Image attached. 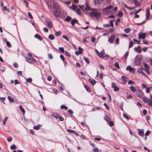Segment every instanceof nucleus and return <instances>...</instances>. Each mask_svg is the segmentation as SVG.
Wrapping results in <instances>:
<instances>
[{
  "mask_svg": "<svg viewBox=\"0 0 152 152\" xmlns=\"http://www.w3.org/2000/svg\"><path fill=\"white\" fill-rule=\"evenodd\" d=\"M79 7L83 10L86 14L89 15V12H90L93 10V9L91 8L89 4L87 3H86V8H84V5H79Z\"/></svg>",
  "mask_w": 152,
  "mask_h": 152,
  "instance_id": "nucleus-1",
  "label": "nucleus"
},
{
  "mask_svg": "<svg viewBox=\"0 0 152 152\" xmlns=\"http://www.w3.org/2000/svg\"><path fill=\"white\" fill-rule=\"evenodd\" d=\"M89 16L92 18H95L97 19H99L100 17L101 14L97 12L96 9H93L90 12H89Z\"/></svg>",
  "mask_w": 152,
  "mask_h": 152,
  "instance_id": "nucleus-2",
  "label": "nucleus"
},
{
  "mask_svg": "<svg viewBox=\"0 0 152 152\" xmlns=\"http://www.w3.org/2000/svg\"><path fill=\"white\" fill-rule=\"evenodd\" d=\"M113 6L110 5L103 9L102 12L103 14L106 15H109L111 12V9L113 8Z\"/></svg>",
  "mask_w": 152,
  "mask_h": 152,
  "instance_id": "nucleus-3",
  "label": "nucleus"
},
{
  "mask_svg": "<svg viewBox=\"0 0 152 152\" xmlns=\"http://www.w3.org/2000/svg\"><path fill=\"white\" fill-rule=\"evenodd\" d=\"M53 14L56 18H58L60 17L61 12L60 10L58 9H56L54 10Z\"/></svg>",
  "mask_w": 152,
  "mask_h": 152,
  "instance_id": "nucleus-4",
  "label": "nucleus"
},
{
  "mask_svg": "<svg viewBox=\"0 0 152 152\" xmlns=\"http://www.w3.org/2000/svg\"><path fill=\"white\" fill-rule=\"evenodd\" d=\"M142 59L141 57L136 58L135 59V64L137 66H139L140 65L142 61Z\"/></svg>",
  "mask_w": 152,
  "mask_h": 152,
  "instance_id": "nucleus-5",
  "label": "nucleus"
},
{
  "mask_svg": "<svg viewBox=\"0 0 152 152\" xmlns=\"http://www.w3.org/2000/svg\"><path fill=\"white\" fill-rule=\"evenodd\" d=\"M115 35L114 34H113L111 35L108 38V42L110 43H113V41L114 39L115 38Z\"/></svg>",
  "mask_w": 152,
  "mask_h": 152,
  "instance_id": "nucleus-6",
  "label": "nucleus"
},
{
  "mask_svg": "<svg viewBox=\"0 0 152 152\" xmlns=\"http://www.w3.org/2000/svg\"><path fill=\"white\" fill-rule=\"evenodd\" d=\"M146 36V34L145 33H143L142 32L139 33L138 34L139 38L140 39H144Z\"/></svg>",
  "mask_w": 152,
  "mask_h": 152,
  "instance_id": "nucleus-7",
  "label": "nucleus"
},
{
  "mask_svg": "<svg viewBox=\"0 0 152 152\" xmlns=\"http://www.w3.org/2000/svg\"><path fill=\"white\" fill-rule=\"evenodd\" d=\"M137 96L140 98H142L143 95V92L141 91L138 90L137 93Z\"/></svg>",
  "mask_w": 152,
  "mask_h": 152,
  "instance_id": "nucleus-8",
  "label": "nucleus"
},
{
  "mask_svg": "<svg viewBox=\"0 0 152 152\" xmlns=\"http://www.w3.org/2000/svg\"><path fill=\"white\" fill-rule=\"evenodd\" d=\"M138 134L140 136L143 137L144 135V130L142 129H137Z\"/></svg>",
  "mask_w": 152,
  "mask_h": 152,
  "instance_id": "nucleus-9",
  "label": "nucleus"
},
{
  "mask_svg": "<svg viewBox=\"0 0 152 152\" xmlns=\"http://www.w3.org/2000/svg\"><path fill=\"white\" fill-rule=\"evenodd\" d=\"M112 87L114 89V91H117L119 89V88L116 86L114 82L112 84Z\"/></svg>",
  "mask_w": 152,
  "mask_h": 152,
  "instance_id": "nucleus-10",
  "label": "nucleus"
},
{
  "mask_svg": "<svg viewBox=\"0 0 152 152\" xmlns=\"http://www.w3.org/2000/svg\"><path fill=\"white\" fill-rule=\"evenodd\" d=\"M122 80L123 81V82L122 83V84H125L129 80L128 77L124 76H122Z\"/></svg>",
  "mask_w": 152,
  "mask_h": 152,
  "instance_id": "nucleus-11",
  "label": "nucleus"
},
{
  "mask_svg": "<svg viewBox=\"0 0 152 152\" xmlns=\"http://www.w3.org/2000/svg\"><path fill=\"white\" fill-rule=\"evenodd\" d=\"M45 1L48 7H50L51 6L52 1L51 0H45Z\"/></svg>",
  "mask_w": 152,
  "mask_h": 152,
  "instance_id": "nucleus-12",
  "label": "nucleus"
},
{
  "mask_svg": "<svg viewBox=\"0 0 152 152\" xmlns=\"http://www.w3.org/2000/svg\"><path fill=\"white\" fill-rule=\"evenodd\" d=\"M127 70H129L130 72H134L135 71V69L134 68H132L130 66H128L126 69Z\"/></svg>",
  "mask_w": 152,
  "mask_h": 152,
  "instance_id": "nucleus-13",
  "label": "nucleus"
},
{
  "mask_svg": "<svg viewBox=\"0 0 152 152\" xmlns=\"http://www.w3.org/2000/svg\"><path fill=\"white\" fill-rule=\"evenodd\" d=\"M134 50L138 53H140L141 52V48L140 46H138L137 48H135Z\"/></svg>",
  "mask_w": 152,
  "mask_h": 152,
  "instance_id": "nucleus-14",
  "label": "nucleus"
},
{
  "mask_svg": "<svg viewBox=\"0 0 152 152\" xmlns=\"http://www.w3.org/2000/svg\"><path fill=\"white\" fill-rule=\"evenodd\" d=\"M47 26L49 28L51 27L52 26V24L50 20H47L46 22Z\"/></svg>",
  "mask_w": 152,
  "mask_h": 152,
  "instance_id": "nucleus-15",
  "label": "nucleus"
},
{
  "mask_svg": "<svg viewBox=\"0 0 152 152\" xmlns=\"http://www.w3.org/2000/svg\"><path fill=\"white\" fill-rule=\"evenodd\" d=\"M134 5L136 7L140 6V3L138 2L137 0H134Z\"/></svg>",
  "mask_w": 152,
  "mask_h": 152,
  "instance_id": "nucleus-16",
  "label": "nucleus"
},
{
  "mask_svg": "<svg viewBox=\"0 0 152 152\" xmlns=\"http://www.w3.org/2000/svg\"><path fill=\"white\" fill-rule=\"evenodd\" d=\"M26 60L29 63H31L33 61V57H27L26 58Z\"/></svg>",
  "mask_w": 152,
  "mask_h": 152,
  "instance_id": "nucleus-17",
  "label": "nucleus"
},
{
  "mask_svg": "<svg viewBox=\"0 0 152 152\" xmlns=\"http://www.w3.org/2000/svg\"><path fill=\"white\" fill-rule=\"evenodd\" d=\"M103 0H94V2L95 4H98L103 2Z\"/></svg>",
  "mask_w": 152,
  "mask_h": 152,
  "instance_id": "nucleus-18",
  "label": "nucleus"
},
{
  "mask_svg": "<svg viewBox=\"0 0 152 152\" xmlns=\"http://www.w3.org/2000/svg\"><path fill=\"white\" fill-rule=\"evenodd\" d=\"M67 131L70 133H73L75 134L77 136H78L77 133L74 131L70 129H67Z\"/></svg>",
  "mask_w": 152,
  "mask_h": 152,
  "instance_id": "nucleus-19",
  "label": "nucleus"
},
{
  "mask_svg": "<svg viewBox=\"0 0 152 152\" xmlns=\"http://www.w3.org/2000/svg\"><path fill=\"white\" fill-rule=\"evenodd\" d=\"M146 18L147 19L150 17V13L149 12V10L148 9H147L146 10Z\"/></svg>",
  "mask_w": 152,
  "mask_h": 152,
  "instance_id": "nucleus-20",
  "label": "nucleus"
},
{
  "mask_svg": "<svg viewBox=\"0 0 152 152\" xmlns=\"http://www.w3.org/2000/svg\"><path fill=\"white\" fill-rule=\"evenodd\" d=\"M19 108L20 110L22 113L24 115L25 112L24 109L23 108V107L21 105L19 106Z\"/></svg>",
  "mask_w": 152,
  "mask_h": 152,
  "instance_id": "nucleus-21",
  "label": "nucleus"
},
{
  "mask_svg": "<svg viewBox=\"0 0 152 152\" xmlns=\"http://www.w3.org/2000/svg\"><path fill=\"white\" fill-rule=\"evenodd\" d=\"M71 8L73 10L75 11L76 9L78 8L77 6L74 4H73L72 5L71 7Z\"/></svg>",
  "mask_w": 152,
  "mask_h": 152,
  "instance_id": "nucleus-22",
  "label": "nucleus"
},
{
  "mask_svg": "<svg viewBox=\"0 0 152 152\" xmlns=\"http://www.w3.org/2000/svg\"><path fill=\"white\" fill-rule=\"evenodd\" d=\"M78 22L77 20L75 19H73L71 22V23L72 25H74L76 23H77Z\"/></svg>",
  "mask_w": 152,
  "mask_h": 152,
  "instance_id": "nucleus-23",
  "label": "nucleus"
},
{
  "mask_svg": "<svg viewBox=\"0 0 152 152\" xmlns=\"http://www.w3.org/2000/svg\"><path fill=\"white\" fill-rule=\"evenodd\" d=\"M88 81L93 85H94L96 83L95 80H92L90 79H89Z\"/></svg>",
  "mask_w": 152,
  "mask_h": 152,
  "instance_id": "nucleus-24",
  "label": "nucleus"
},
{
  "mask_svg": "<svg viewBox=\"0 0 152 152\" xmlns=\"http://www.w3.org/2000/svg\"><path fill=\"white\" fill-rule=\"evenodd\" d=\"M34 37H35L37 38L40 40H41L42 39V38L41 37L37 34H36L35 35Z\"/></svg>",
  "mask_w": 152,
  "mask_h": 152,
  "instance_id": "nucleus-25",
  "label": "nucleus"
},
{
  "mask_svg": "<svg viewBox=\"0 0 152 152\" xmlns=\"http://www.w3.org/2000/svg\"><path fill=\"white\" fill-rule=\"evenodd\" d=\"M130 89L133 92H135L136 91V88L134 86H131Z\"/></svg>",
  "mask_w": 152,
  "mask_h": 152,
  "instance_id": "nucleus-26",
  "label": "nucleus"
},
{
  "mask_svg": "<svg viewBox=\"0 0 152 152\" xmlns=\"http://www.w3.org/2000/svg\"><path fill=\"white\" fill-rule=\"evenodd\" d=\"M48 38L50 40H53L54 38V36L53 34H50L48 36Z\"/></svg>",
  "mask_w": 152,
  "mask_h": 152,
  "instance_id": "nucleus-27",
  "label": "nucleus"
},
{
  "mask_svg": "<svg viewBox=\"0 0 152 152\" xmlns=\"http://www.w3.org/2000/svg\"><path fill=\"white\" fill-rule=\"evenodd\" d=\"M138 72L140 73H141L143 75L146 77V75L145 74V73L142 70L140 69H139L138 70Z\"/></svg>",
  "mask_w": 152,
  "mask_h": 152,
  "instance_id": "nucleus-28",
  "label": "nucleus"
},
{
  "mask_svg": "<svg viewBox=\"0 0 152 152\" xmlns=\"http://www.w3.org/2000/svg\"><path fill=\"white\" fill-rule=\"evenodd\" d=\"M124 31L126 33H128L130 31L131 29L129 28H125L124 29Z\"/></svg>",
  "mask_w": 152,
  "mask_h": 152,
  "instance_id": "nucleus-29",
  "label": "nucleus"
},
{
  "mask_svg": "<svg viewBox=\"0 0 152 152\" xmlns=\"http://www.w3.org/2000/svg\"><path fill=\"white\" fill-rule=\"evenodd\" d=\"M84 87H85V88H86V90L88 92H90L91 91L90 88L89 87L87 86L86 85H84Z\"/></svg>",
  "mask_w": 152,
  "mask_h": 152,
  "instance_id": "nucleus-30",
  "label": "nucleus"
},
{
  "mask_svg": "<svg viewBox=\"0 0 152 152\" xmlns=\"http://www.w3.org/2000/svg\"><path fill=\"white\" fill-rule=\"evenodd\" d=\"M143 64H144V66L145 68V69H149V66L147 64L144 62L143 63Z\"/></svg>",
  "mask_w": 152,
  "mask_h": 152,
  "instance_id": "nucleus-31",
  "label": "nucleus"
},
{
  "mask_svg": "<svg viewBox=\"0 0 152 152\" xmlns=\"http://www.w3.org/2000/svg\"><path fill=\"white\" fill-rule=\"evenodd\" d=\"M75 11L78 15H80L81 14V13L80 10L79 8H77Z\"/></svg>",
  "mask_w": 152,
  "mask_h": 152,
  "instance_id": "nucleus-32",
  "label": "nucleus"
},
{
  "mask_svg": "<svg viewBox=\"0 0 152 152\" xmlns=\"http://www.w3.org/2000/svg\"><path fill=\"white\" fill-rule=\"evenodd\" d=\"M143 101L145 103H147L148 101V99L145 97H143Z\"/></svg>",
  "mask_w": 152,
  "mask_h": 152,
  "instance_id": "nucleus-33",
  "label": "nucleus"
},
{
  "mask_svg": "<svg viewBox=\"0 0 152 152\" xmlns=\"http://www.w3.org/2000/svg\"><path fill=\"white\" fill-rule=\"evenodd\" d=\"M98 56L100 58H104V56L102 53L98 52Z\"/></svg>",
  "mask_w": 152,
  "mask_h": 152,
  "instance_id": "nucleus-34",
  "label": "nucleus"
},
{
  "mask_svg": "<svg viewBox=\"0 0 152 152\" xmlns=\"http://www.w3.org/2000/svg\"><path fill=\"white\" fill-rule=\"evenodd\" d=\"M128 84L129 85H133L134 84V82L131 80L128 81Z\"/></svg>",
  "mask_w": 152,
  "mask_h": 152,
  "instance_id": "nucleus-35",
  "label": "nucleus"
},
{
  "mask_svg": "<svg viewBox=\"0 0 152 152\" xmlns=\"http://www.w3.org/2000/svg\"><path fill=\"white\" fill-rule=\"evenodd\" d=\"M8 99L10 102H13L14 101L13 99L11 96H8Z\"/></svg>",
  "mask_w": 152,
  "mask_h": 152,
  "instance_id": "nucleus-36",
  "label": "nucleus"
},
{
  "mask_svg": "<svg viewBox=\"0 0 152 152\" xmlns=\"http://www.w3.org/2000/svg\"><path fill=\"white\" fill-rule=\"evenodd\" d=\"M7 118H8L7 117H6L4 119V120H3V124L4 125H5V124H6V122L7 121Z\"/></svg>",
  "mask_w": 152,
  "mask_h": 152,
  "instance_id": "nucleus-37",
  "label": "nucleus"
},
{
  "mask_svg": "<svg viewBox=\"0 0 152 152\" xmlns=\"http://www.w3.org/2000/svg\"><path fill=\"white\" fill-rule=\"evenodd\" d=\"M129 48H130L133 46L134 42H132V41H129Z\"/></svg>",
  "mask_w": 152,
  "mask_h": 152,
  "instance_id": "nucleus-38",
  "label": "nucleus"
},
{
  "mask_svg": "<svg viewBox=\"0 0 152 152\" xmlns=\"http://www.w3.org/2000/svg\"><path fill=\"white\" fill-rule=\"evenodd\" d=\"M71 19V18L70 17L68 16L65 19V20L66 21L68 22L70 21Z\"/></svg>",
  "mask_w": 152,
  "mask_h": 152,
  "instance_id": "nucleus-39",
  "label": "nucleus"
},
{
  "mask_svg": "<svg viewBox=\"0 0 152 152\" xmlns=\"http://www.w3.org/2000/svg\"><path fill=\"white\" fill-rule=\"evenodd\" d=\"M16 148V147L15 144H13L11 146H10V148L12 150L15 149Z\"/></svg>",
  "mask_w": 152,
  "mask_h": 152,
  "instance_id": "nucleus-40",
  "label": "nucleus"
},
{
  "mask_svg": "<svg viewBox=\"0 0 152 152\" xmlns=\"http://www.w3.org/2000/svg\"><path fill=\"white\" fill-rule=\"evenodd\" d=\"M84 59L85 60V61L88 64L90 63V61L88 59V58H86L85 57H84Z\"/></svg>",
  "mask_w": 152,
  "mask_h": 152,
  "instance_id": "nucleus-41",
  "label": "nucleus"
},
{
  "mask_svg": "<svg viewBox=\"0 0 152 152\" xmlns=\"http://www.w3.org/2000/svg\"><path fill=\"white\" fill-rule=\"evenodd\" d=\"M115 66L118 69H120V66L118 63L116 62L114 64Z\"/></svg>",
  "mask_w": 152,
  "mask_h": 152,
  "instance_id": "nucleus-42",
  "label": "nucleus"
},
{
  "mask_svg": "<svg viewBox=\"0 0 152 152\" xmlns=\"http://www.w3.org/2000/svg\"><path fill=\"white\" fill-rule=\"evenodd\" d=\"M5 97H0V100L4 104H5L4 101L5 100Z\"/></svg>",
  "mask_w": 152,
  "mask_h": 152,
  "instance_id": "nucleus-43",
  "label": "nucleus"
},
{
  "mask_svg": "<svg viewBox=\"0 0 152 152\" xmlns=\"http://www.w3.org/2000/svg\"><path fill=\"white\" fill-rule=\"evenodd\" d=\"M109 125L111 127H112L114 125V123L112 121H110L109 122Z\"/></svg>",
  "mask_w": 152,
  "mask_h": 152,
  "instance_id": "nucleus-44",
  "label": "nucleus"
},
{
  "mask_svg": "<svg viewBox=\"0 0 152 152\" xmlns=\"http://www.w3.org/2000/svg\"><path fill=\"white\" fill-rule=\"evenodd\" d=\"M123 116L124 118H126L127 120H129V118L127 116V115L125 113L123 114Z\"/></svg>",
  "mask_w": 152,
  "mask_h": 152,
  "instance_id": "nucleus-45",
  "label": "nucleus"
},
{
  "mask_svg": "<svg viewBox=\"0 0 152 152\" xmlns=\"http://www.w3.org/2000/svg\"><path fill=\"white\" fill-rule=\"evenodd\" d=\"M61 109H63L64 108L66 110H67L68 109V108L66 106L64 105H61Z\"/></svg>",
  "mask_w": 152,
  "mask_h": 152,
  "instance_id": "nucleus-46",
  "label": "nucleus"
},
{
  "mask_svg": "<svg viewBox=\"0 0 152 152\" xmlns=\"http://www.w3.org/2000/svg\"><path fill=\"white\" fill-rule=\"evenodd\" d=\"M78 49H79L78 51L80 52V53L81 54H82L83 51V50L82 48H81L79 47L78 48Z\"/></svg>",
  "mask_w": 152,
  "mask_h": 152,
  "instance_id": "nucleus-47",
  "label": "nucleus"
},
{
  "mask_svg": "<svg viewBox=\"0 0 152 152\" xmlns=\"http://www.w3.org/2000/svg\"><path fill=\"white\" fill-rule=\"evenodd\" d=\"M55 34L56 36H59L61 34V32L59 31H56L55 33Z\"/></svg>",
  "mask_w": 152,
  "mask_h": 152,
  "instance_id": "nucleus-48",
  "label": "nucleus"
},
{
  "mask_svg": "<svg viewBox=\"0 0 152 152\" xmlns=\"http://www.w3.org/2000/svg\"><path fill=\"white\" fill-rule=\"evenodd\" d=\"M33 128L36 130H38L39 129V125L34 126Z\"/></svg>",
  "mask_w": 152,
  "mask_h": 152,
  "instance_id": "nucleus-49",
  "label": "nucleus"
},
{
  "mask_svg": "<svg viewBox=\"0 0 152 152\" xmlns=\"http://www.w3.org/2000/svg\"><path fill=\"white\" fill-rule=\"evenodd\" d=\"M148 105L152 107V100H150L148 102Z\"/></svg>",
  "mask_w": 152,
  "mask_h": 152,
  "instance_id": "nucleus-50",
  "label": "nucleus"
},
{
  "mask_svg": "<svg viewBox=\"0 0 152 152\" xmlns=\"http://www.w3.org/2000/svg\"><path fill=\"white\" fill-rule=\"evenodd\" d=\"M129 54V52L127 51L125 54V55L124 56V57L125 58V59H126L128 55Z\"/></svg>",
  "mask_w": 152,
  "mask_h": 152,
  "instance_id": "nucleus-51",
  "label": "nucleus"
},
{
  "mask_svg": "<svg viewBox=\"0 0 152 152\" xmlns=\"http://www.w3.org/2000/svg\"><path fill=\"white\" fill-rule=\"evenodd\" d=\"M115 21L114 20H111L110 21V26L111 27H113V22Z\"/></svg>",
  "mask_w": 152,
  "mask_h": 152,
  "instance_id": "nucleus-52",
  "label": "nucleus"
},
{
  "mask_svg": "<svg viewBox=\"0 0 152 152\" xmlns=\"http://www.w3.org/2000/svg\"><path fill=\"white\" fill-rule=\"evenodd\" d=\"M32 80V79L31 78H28L26 79V81L27 82L31 83V82Z\"/></svg>",
  "mask_w": 152,
  "mask_h": 152,
  "instance_id": "nucleus-53",
  "label": "nucleus"
},
{
  "mask_svg": "<svg viewBox=\"0 0 152 152\" xmlns=\"http://www.w3.org/2000/svg\"><path fill=\"white\" fill-rule=\"evenodd\" d=\"M7 140L9 142H11L12 140V138L11 137H10L7 138Z\"/></svg>",
  "mask_w": 152,
  "mask_h": 152,
  "instance_id": "nucleus-54",
  "label": "nucleus"
},
{
  "mask_svg": "<svg viewBox=\"0 0 152 152\" xmlns=\"http://www.w3.org/2000/svg\"><path fill=\"white\" fill-rule=\"evenodd\" d=\"M104 106L108 110H110L108 106H107V104L106 103H104Z\"/></svg>",
  "mask_w": 152,
  "mask_h": 152,
  "instance_id": "nucleus-55",
  "label": "nucleus"
},
{
  "mask_svg": "<svg viewBox=\"0 0 152 152\" xmlns=\"http://www.w3.org/2000/svg\"><path fill=\"white\" fill-rule=\"evenodd\" d=\"M123 15V13L122 12H119L118 13V16L119 17H121V16H122Z\"/></svg>",
  "mask_w": 152,
  "mask_h": 152,
  "instance_id": "nucleus-56",
  "label": "nucleus"
},
{
  "mask_svg": "<svg viewBox=\"0 0 152 152\" xmlns=\"http://www.w3.org/2000/svg\"><path fill=\"white\" fill-rule=\"evenodd\" d=\"M109 118L108 116H106L104 117L105 120L107 121L109 120Z\"/></svg>",
  "mask_w": 152,
  "mask_h": 152,
  "instance_id": "nucleus-57",
  "label": "nucleus"
},
{
  "mask_svg": "<svg viewBox=\"0 0 152 152\" xmlns=\"http://www.w3.org/2000/svg\"><path fill=\"white\" fill-rule=\"evenodd\" d=\"M59 49L62 52H64V50L63 47H61V48H59Z\"/></svg>",
  "mask_w": 152,
  "mask_h": 152,
  "instance_id": "nucleus-58",
  "label": "nucleus"
},
{
  "mask_svg": "<svg viewBox=\"0 0 152 152\" xmlns=\"http://www.w3.org/2000/svg\"><path fill=\"white\" fill-rule=\"evenodd\" d=\"M58 118L59 120L61 121H63L64 120V118L61 116H58Z\"/></svg>",
  "mask_w": 152,
  "mask_h": 152,
  "instance_id": "nucleus-59",
  "label": "nucleus"
},
{
  "mask_svg": "<svg viewBox=\"0 0 152 152\" xmlns=\"http://www.w3.org/2000/svg\"><path fill=\"white\" fill-rule=\"evenodd\" d=\"M60 58L63 61H64L65 60V58L64 56L62 55H61L60 56Z\"/></svg>",
  "mask_w": 152,
  "mask_h": 152,
  "instance_id": "nucleus-60",
  "label": "nucleus"
},
{
  "mask_svg": "<svg viewBox=\"0 0 152 152\" xmlns=\"http://www.w3.org/2000/svg\"><path fill=\"white\" fill-rule=\"evenodd\" d=\"M119 38H116L115 43L116 45H118L119 43Z\"/></svg>",
  "mask_w": 152,
  "mask_h": 152,
  "instance_id": "nucleus-61",
  "label": "nucleus"
},
{
  "mask_svg": "<svg viewBox=\"0 0 152 152\" xmlns=\"http://www.w3.org/2000/svg\"><path fill=\"white\" fill-rule=\"evenodd\" d=\"M6 45H7L9 47H11V44L8 41L6 42Z\"/></svg>",
  "mask_w": 152,
  "mask_h": 152,
  "instance_id": "nucleus-62",
  "label": "nucleus"
},
{
  "mask_svg": "<svg viewBox=\"0 0 152 152\" xmlns=\"http://www.w3.org/2000/svg\"><path fill=\"white\" fill-rule=\"evenodd\" d=\"M62 37L64 38L67 41H69V39L68 38H67V36L66 35H64L62 36Z\"/></svg>",
  "mask_w": 152,
  "mask_h": 152,
  "instance_id": "nucleus-63",
  "label": "nucleus"
},
{
  "mask_svg": "<svg viewBox=\"0 0 152 152\" xmlns=\"http://www.w3.org/2000/svg\"><path fill=\"white\" fill-rule=\"evenodd\" d=\"M93 151L94 152H99V150L97 148H95L94 149Z\"/></svg>",
  "mask_w": 152,
  "mask_h": 152,
  "instance_id": "nucleus-64",
  "label": "nucleus"
}]
</instances>
